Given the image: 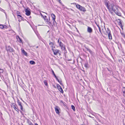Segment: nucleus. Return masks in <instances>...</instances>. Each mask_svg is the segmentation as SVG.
<instances>
[{
    "label": "nucleus",
    "mask_w": 125,
    "mask_h": 125,
    "mask_svg": "<svg viewBox=\"0 0 125 125\" xmlns=\"http://www.w3.org/2000/svg\"><path fill=\"white\" fill-rule=\"evenodd\" d=\"M119 6L117 5H115L113 3L109 4V6L108 9L110 12L112 14H113L112 11H113L117 15L121 16V13L118 11V8Z\"/></svg>",
    "instance_id": "nucleus-1"
},
{
    "label": "nucleus",
    "mask_w": 125,
    "mask_h": 125,
    "mask_svg": "<svg viewBox=\"0 0 125 125\" xmlns=\"http://www.w3.org/2000/svg\"><path fill=\"white\" fill-rule=\"evenodd\" d=\"M75 4H76V8L80 11L84 12L86 11L85 8L84 7L81 6L78 4L75 3Z\"/></svg>",
    "instance_id": "nucleus-2"
},
{
    "label": "nucleus",
    "mask_w": 125,
    "mask_h": 125,
    "mask_svg": "<svg viewBox=\"0 0 125 125\" xmlns=\"http://www.w3.org/2000/svg\"><path fill=\"white\" fill-rule=\"evenodd\" d=\"M51 16L52 18L53 25L54 26H56L57 25V23L55 20V15L53 13L51 14Z\"/></svg>",
    "instance_id": "nucleus-3"
},
{
    "label": "nucleus",
    "mask_w": 125,
    "mask_h": 125,
    "mask_svg": "<svg viewBox=\"0 0 125 125\" xmlns=\"http://www.w3.org/2000/svg\"><path fill=\"white\" fill-rule=\"evenodd\" d=\"M1 79L4 81L5 79L7 78L8 77V74L6 72H4L3 74H2V75L0 76Z\"/></svg>",
    "instance_id": "nucleus-4"
},
{
    "label": "nucleus",
    "mask_w": 125,
    "mask_h": 125,
    "mask_svg": "<svg viewBox=\"0 0 125 125\" xmlns=\"http://www.w3.org/2000/svg\"><path fill=\"white\" fill-rule=\"evenodd\" d=\"M43 18L44 19L45 22H46L49 25H50L51 24V22L49 21L50 20L49 17V20L47 18V16H44Z\"/></svg>",
    "instance_id": "nucleus-5"
},
{
    "label": "nucleus",
    "mask_w": 125,
    "mask_h": 125,
    "mask_svg": "<svg viewBox=\"0 0 125 125\" xmlns=\"http://www.w3.org/2000/svg\"><path fill=\"white\" fill-rule=\"evenodd\" d=\"M6 50L8 52H14V50L13 48L10 46H8L7 47H6Z\"/></svg>",
    "instance_id": "nucleus-6"
},
{
    "label": "nucleus",
    "mask_w": 125,
    "mask_h": 125,
    "mask_svg": "<svg viewBox=\"0 0 125 125\" xmlns=\"http://www.w3.org/2000/svg\"><path fill=\"white\" fill-rule=\"evenodd\" d=\"M52 51L53 52V54L55 55H57L58 53L59 55H61V52H59L60 51L59 50L57 49H52Z\"/></svg>",
    "instance_id": "nucleus-7"
},
{
    "label": "nucleus",
    "mask_w": 125,
    "mask_h": 125,
    "mask_svg": "<svg viewBox=\"0 0 125 125\" xmlns=\"http://www.w3.org/2000/svg\"><path fill=\"white\" fill-rule=\"evenodd\" d=\"M56 86L58 90L61 93H63V91L60 86L58 84H57Z\"/></svg>",
    "instance_id": "nucleus-8"
},
{
    "label": "nucleus",
    "mask_w": 125,
    "mask_h": 125,
    "mask_svg": "<svg viewBox=\"0 0 125 125\" xmlns=\"http://www.w3.org/2000/svg\"><path fill=\"white\" fill-rule=\"evenodd\" d=\"M61 48V49L62 50L64 51V52H65V51H66V49L65 48V45L63 44V45H62L60 47Z\"/></svg>",
    "instance_id": "nucleus-9"
},
{
    "label": "nucleus",
    "mask_w": 125,
    "mask_h": 125,
    "mask_svg": "<svg viewBox=\"0 0 125 125\" xmlns=\"http://www.w3.org/2000/svg\"><path fill=\"white\" fill-rule=\"evenodd\" d=\"M49 44L50 45L51 47L52 48V49H53L54 48H55V47L54 46V43L52 42H51L50 41Z\"/></svg>",
    "instance_id": "nucleus-10"
},
{
    "label": "nucleus",
    "mask_w": 125,
    "mask_h": 125,
    "mask_svg": "<svg viewBox=\"0 0 125 125\" xmlns=\"http://www.w3.org/2000/svg\"><path fill=\"white\" fill-rule=\"evenodd\" d=\"M87 31L88 32L91 33L92 32L93 30L91 27H88Z\"/></svg>",
    "instance_id": "nucleus-11"
},
{
    "label": "nucleus",
    "mask_w": 125,
    "mask_h": 125,
    "mask_svg": "<svg viewBox=\"0 0 125 125\" xmlns=\"http://www.w3.org/2000/svg\"><path fill=\"white\" fill-rule=\"evenodd\" d=\"M26 12V14L27 15L29 16L30 15L31 12L27 9H26L25 10Z\"/></svg>",
    "instance_id": "nucleus-12"
},
{
    "label": "nucleus",
    "mask_w": 125,
    "mask_h": 125,
    "mask_svg": "<svg viewBox=\"0 0 125 125\" xmlns=\"http://www.w3.org/2000/svg\"><path fill=\"white\" fill-rule=\"evenodd\" d=\"M17 41L19 42L20 43L22 42V40L21 38H20L19 36H17Z\"/></svg>",
    "instance_id": "nucleus-13"
},
{
    "label": "nucleus",
    "mask_w": 125,
    "mask_h": 125,
    "mask_svg": "<svg viewBox=\"0 0 125 125\" xmlns=\"http://www.w3.org/2000/svg\"><path fill=\"white\" fill-rule=\"evenodd\" d=\"M58 107L56 106L55 108V110L56 113L59 114V110L58 108Z\"/></svg>",
    "instance_id": "nucleus-14"
},
{
    "label": "nucleus",
    "mask_w": 125,
    "mask_h": 125,
    "mask_svg": "<svg viewBox=\"0 0 125 125\" xmlns=\"http://www.w3.org/2000/svg\"><path fill=\"white\" fill-rule=\"evenodd\" d=\"M85 48L86 49L87 51H88L91 54H93V52L89 49L86 47H85Z\"/></svg>",
    "instance_id": "nucleus-15"
},
{
    "label": "nucleus",
    "mask_w": 125,
    "mask_h": 125,
    "mask_svg": "<svg viewBox=\"0 0 125 125\" xmlns=\"http://www.w3.org/2000/svg\"><path fill=\"white\" fill-rule=\"evenodd\" d=\"M56 80L58 81L59 83L60 84L62 85H63L62 83V81L61 80H59L57 78V77L56 78Z\"/></svg>",
    "instance_id": "nucleus-16"
},
{
    "label": "nucleus",
    "mask_w": 125,
    "mask_h": 125,
    "mask_svg": "<svg viewBox=\"0 0 125 125\" xmlns=\"http://www.w3.org/2000/svg\"><path fill=\"white\" fill-rule=\"evenodd\" d=\"M117 22L118 23V24L119 25L121 26H122V22L119 19H118L117 20Z\"/></svg>",
    "instance_id": "nucleus-17"
},
{
    "label": "nucleus",
    "mask_w": 125,
    "mask_h": 125,
    "mask_svg": "<svg viewBox=\"0 0 125 125\" xmlns=\"http://www.w3.org/2000/svg\"><path fill=\"white\" fill-rule=\"evenodd\" d=\"M4 72V71L3 69L0 68V76L2 75V74H3Z\"/></svg>",
    "instance_id": "nucleus-18"
},
{
    "label": "nucleus",
    "mask_w": 125,
    "mask_h": 125,
    "mask_svg": "<svg viewBox=\"0 0 125 125\" xmlns=\"http://www.w3.org/2000/svg\"><path fill=\"white\" fill-rule=\"evenodd\" d=\"M17 16L18 17V18L19 19H20L21 20H22L23 19V18L20 15L18 14V15H17Z\"/></svg>",
    "instance_id": "nucleus-19"
},
{
    "label": "nucleus",
    "mask_w": 125,
    "mask_h": 125,
    "mask_svg": "<svg viewBox=\"0 0 125 125\" xmlns=\"http://www.w3.org/2000/svg\"><path fill=\"white\" fill-rule=\"evenodd\" d=\"M22 53H23L24 54L26 55L27 56V52L25 51V50H23L22 51Z\"/></svg>",
    "instance_id": "nucleus-20"
},
{
    "label": "nucleus",
    "mask_w": 125,
    "mask_h": 125,
    "mask_svg": "<svg viewBox=\"0 0 125 125\" xmlns=\"http://www.w3.org/2000/svg\"><path fill=\"white\" fill-rule=\"evenodd\" d=\"M107 31H106V32L108 34L111 33V31L108 28H107Z\"/></svg>",
    "instance_id": "nucleus-21"
},
{
    "label": "nucleus",
    "mask_w": 125,
    "mask_h": 125,
    "mask_svg": "<svg viewBox=\"0 0 125 125\" xmlns=\"http://www.w3.org/2000/svg\"><path fill=\"white\" fill-rule=\"evenodd\" d=\"M14 109L16 111H17V112L18 113H19V110L18 108V107L17 106L16 107H15V108H14Z\"/></svg>",
    "instance_id": "nucleus-22"
},
{
    "label": "nucleus",
    "mask_w": 125,
    "mask_h": 125,
    "mask_svg": "<svg viewBox=\"0 0 125 125\" xmlns=\"http://www.w3.org/2000/svg\"><path fill=\"white\" fill-rule=\"evenodd\" d=\"M105 4L108 9L109 6V5L108 2L106 1V2L105 3Z\"/></svg>",
    "instance_id": "nucleus-23"
},
{
    "label": "nucleus",
    "mask_w": 125,
    "mask_h": 125,
    "mask_svg": "<svg viewBox=\"0 0 125 125\" xmlns=\"http://www.w3.org/2000/svg\"><path fill=\"white\" fill-rule=\"evenodd\" d=\"M108 36L109 39L110 40H112V36L111 33L108 34Z\"/></svg>",
    "instance_id": "nucleus-24"
},
{
    "label": "nucleus",
    "mask_w": 125,
    "mask_h": 125,
    "mask_svg": "<svg viewBox=\"0 0 125 125\" xmlns=\"http://www.w3.org/2000/svg\"><path fill=\"white\" fill-rule=\"evenodd\" d=\"M30 63L31 64H34L35 63V62L33 61H31L30 62Z\"/></svg>",
    "instance_id": "nucleus-25"
},
{
    "label": "nucleus",
    "mask_w": 125,
    "mask_h": 125,
    "mask_svg": "<svg viewBox=\"0 0 125 125\" xmlns=\"http://www.w3.org/2000/svg\"><path fill=\"white\" fill-rule=\"evenodd\" d=\"M17 102L18 104V105L20 106L21 105V103L20 102V101L19 99H17Z\"/></svg>",
    "instance_id": "nucleus-26"
},
{
    "label": "nucleus",
    "mask_w": 125,
    "mask_h": 125,
    "mask_svg": "<svg viewBox=\"0 0 125 125\" xmlns=\"http://www.w3.org/2000/svg\"><path fill=\"white\" fill-rule=\"evenodd\" d=\"M57 42L59 44V45L60 44H61V43H62L61 41V40L60 41V40L59 38V39L58 40Z\"/></svg>",
    "instance_id": "nucleus-27"
},
{
    "label": "nucleus",
    "mask_w": 125,
    "mask_h": 125,
    "mask_svg": "<svg viewBox=\"0 0 125 125\" xmlns=\"http://www.w3.org/2000/svg\"><path fill=\"white\" fill-rule=\"evenodd\" d=\"M72 108L73 109L74 111H75V109L74 106L73 105H71Z\"/></svg>",
    "instance_id": "nucleus-28"
},
{
    "label": "nucleus",
    "mask_w": 125,
    "mask_h": 125,
    "mask_svg": "<svg viewBox=\"0 0 125 125\" xmlns=\"http://www.w3.org/2000/svg\"><path fill=\"white\" fill-rule=\"evenodd\" d=\"M43 82L44 83V84L46 86L48 85V83L47 81L46 80H44L43 81Z\"/></svg>",
    "instance_id": "nucleus-29"
},
{
    "label": "nucleus",
    "mask_w": 125,
    "mask_h": 125,
    "mask_svg": "<svg viewBox=\"0 0 125 125\" xmlns=\"http://www.w3.org/2000/svg\"><path fill=\"white\" fill-rule=\"evenodd\" d=\"M52 74L54 75V76L55 78H56L57 77L56 76V75H55V74L54 72V71L52 70Z\"/></svg>",
    "instance_id": "nucleus-30"
},
{
    "label": "nucleus",
    "mask_w": 125,
    "mask_h": 125,
    "mask_svg": "<svg viewBox=\"0 0 125 125\" xmlns=\"http://www.w3.org/2000/svg\"><path fill=\"white\" fill-rule=\"evenodd\" d=\"M12 104H14V105H13L12 106H11L13 108H14L15 107H16L17 105L16 104L14 103Z\"/></svg>",
    "instance_id": "nucleus-31"
},
{
    "label": "nucleus",
    "mask_w": 125,
    "mask_h": 125,
    "mask_svg": "<svg viewBox=\"0 0 125 125\" xmlns=\"http://www.w3.org/2000/svg\"><path fill=\"white\" fill-rule=\"evenodd\" d=\"M122 91L123 92L124 94L125 93V87H123L122 89Z\"/></svg>",
    "instance_id": "nucleus-32"
},
{
    "label": "nucleus",
    "mask_w": 125,
    "mask_h": 125,
    "mask_svg": "<svg viewBox=\"0 0 125 125\" xmlns=\"http://www.w3.org/2000/svg\"><path fill=\"white\" fill-rule=\"evenodd\" d=\"M84 66L86 68H87L88 67V64L87 63H86L84 65Z\"/></svg>",
    "instance_id": "nucleus-33"
},
{
    "label": "nucleus",
    "mask_w": 125,
    "mask_h": 125,
    "mask_svg": "<svg viewBox=\"0 0 125 125\" xmlns=\"http://www.w3.org/2000/svg\"><path fill=\"white\" fill-rule=\"evenodd\" d=\"M98 28L99 29V31L100 32V33L101 34H102V32H101V28H100V26H98Z\"/></svg>",
    "instance_id": "nucleus-34"
},
{
    "label": "nucleus",
    "mask_w": 125,
    "mask_h": 125,
    "mask_svg": "<svg viewBox=\"0 0 125 125\" xmlns=\"http://www.w3.org/2000/svg\"><path fill=\"white\" fill-rule=\"evenodd\" d=\"M0 28H1V29H3V25L0 24Z\"/></svg>",
    "instance_id": "nucleus-35"
},
{
    "label": "nucleus",
    "mask_w": 125,
    "mask_h": 125,
    "mask_svg": "<svg viewBox=\"0 0 125 125\" xmlns=\"http://www.w3.org/2000/svg\"><path fill=\"white\" fill-rule=\"evenodd\" d=\"M20 106L21 110L22 111H23V108L22 105H20Z\"/></svg>",
    "instance_id": "nucleus-36"
},
{
    "label": "nucleus",
    "mask_w": 125,
    "mask_h": 125,
    "mask_svg": "<svg viewBox=\"0 0 125 125\" xmlns=\"http://www.w3.org/2000/svg\"><path fill=\"white\" fill-rule=\"evenodd\" d=\"M58 1L60 4H61L62 5V3L61 2V0H58Z\"/></svg>",
    "instance_id": "nucleus-37"
},
{
    "label": "nucleus",
    "mask_w": 125,
    "mask_h": 125,
    "mask_svg": "<svg viewBox=\"0 0 125 125\" xmlns=\"http://www.w3.org/2000/svg\"><path fill=\"white\" fill-rule=\"evenodd\" d=\"M0 10L1 11H3V12L5 13L6 14V13L5 12V11L4 10H3L2 9H1V10Z\"/></svg>",
    "instance_id": "nucleus-38"
},
{
    "label": "nucleus",
    "mask_w": 125,
    "mask_h": 125,
    "mask_svg": "<svg viewBox=\"0 0 125 125\" xmlns=\"http://www.w3.org/2000/svg\"><path fill=\"white\" fill-rule=\"evenodd\" d=\"M7 27V26L5 25H3V28H6Z\"/></svg>",
    "instance_id": "nucleus-39"
},
{
    "label": "nucleus",
    "mask_w": 125,
    "mask_h": 125,
    "mask_svg": "<svg viewBox=\"0 0 125 125\" xmlns=\"http://www.w3.org/2000/svg\"><path fill=\"white\" fill-rule=\"evenodd\" d=\"M62 104L64 106H66L65 104L66 103L65 102H64L63 103H62Z\"/></svg>",
    "instance_id": "nucleus-40"
},
{
    "label": "nucleus",
    "mask_w": 125,
    "mask_h": 125,
    "mask_svg": "<svg viewBox=\"0 0 125 125\" xmlns=\"http://www.w3.org/2000/svg\"><path fill=\"white\" fill-rule=\"evenodd\" d=\"M17 15H18V14H20V13L19 11H17Z\"/></svg>",
    "instance_id": "nucleus-41"
},
{
    "label": "nucleus",
    "mask_w": 125,
    "mask_h": 125,
    "mask_svg": "<svg viewBox=\"0 0 125 125\" xmlns=\"http://www.w3.org/2000/svg\"><path fill=\"white\" fill-rule=\"evenodd\" d=\"M64 44L62 43L61 44H60L59 45V47H60L61 46H62V45Z\"/></svg>",
    "instance_id": "nucleus-42"
},
{
    "label": "nucleus",
    "mask_w": 125,
    "mask_h": 125,
    "mask_svg": "<svg viewBox=\"0 0 125 125\" xmlns=\"http://www.w3.org/2000/svg\"><path fill=\"white\" fill-rule=\"evenodd\" d=\"M60 102L61 103H62V104L64 102L62 100H60Z\"/></svg>",
    "instance_id": "nucleus-43"
},
{
    "label": "nucleus",
    "mask_w": 125,
    "mask_h": 125,
    "mask_svg": "<svg viewBox=\"0 0 125 125\" xmlns=\"http://www.w3.org/2000/svg\"><path fill=\"white\" fill-rule=\"evenodd\" d=\"M41 17H42L43 18V17H44V16H43L42 15V13H41Z\"/></svg>",
    "instance_id": "nucleus-44"
},
{
    "label": "nucleus",
    "mask_w": 125,
    "mask_h": 125,
    "mask_svg": "<svg viewBox=\"0 0 125 125\" xmlns=\"http://www.w3.org/2000/svg\"><path fill=\"white\" fill-rule=\"evenodd\" d=\"M95 23L96 24V25H97V26L98 27V26H99V24H97V23H96V22H95Z\"/></svg>",
    "instance_id": "nucleus-45"
},
{
    "label": "nucleus",
    "mask_w": 125,
    "mask_h": 125,
    "mask_svg": "<svg viewBox=\"0 0 125 125\" xmlns=\"http://www.w3.org/2000/svg\"><path fill=\"white\" fill-rule=\"evenodd\" d=\"M89 117H91V118H93L92 117H91V116L90 115H89Z\"/></svg>",
    "instance_id": "nucleus-46"
},
{
    "label": "nucleus",
    "mask_w": 125,
    "mask_h": 125,
    "mask_svg": "<svg viewBox=\"0 0 125 125\" xmlns=\"http://www.w3.org/2000/svg\"><path fill=\"white\" fill-rule=\"evenodd\" d=\"M38 125L37 124V123H35V125Z\"/></svg>",
    "instance_id": "nucleus-47"
},
{
    "label": "nucleus",
    "mask_w": 125,
    "mask_h": 125,
    "mask_svg": "<svg viewBox=\"0 0 125 125\" xmlns=\"http://www.w3.org/2000/svg\"><path fill=\"white\" fill-rule=\"evenodd\" d=\"M36 48H38V46H36Z\"/></svg>",
    "instance_id": "nucleus-48"
},
{
    "label": "nucleus",
    "mask_w": 125,
    "mask_h": 125,
    "mask_svg": "<svg viewBox=\"0 0 125 125\" xmlns=\"http://www.w3.org/2000/svg\"><path fill=\"white\" fill-rule=\"evenodd\" d=\"M107 69L108 71H110V70L108 68H107Z\"/></svg>",
    "instance_id": "nucleus-49"
},
{
    "label": "nucleus",
    "mask_w": 125,
    "mask_h": 125,
    "mask_svg": "<svg viewBox=\"0 0 125 125\" xmlns=\"http://www.w3.org/2000/svg\"><path fill=\"white\" fill-rule=\"evenodd\" d=\"M5 84L7 85V83L6 82H5Z\"/></svg>",
    "instance_id": "nucleus-50"
},
{
    "label": "nucleus",
    "mask_w": 125,
    "mask_h": 125,
    "mask_svg": "<svg viewBox=\"0 0 125 125\" xmlns=\"http://www.w3.org/2000/svg\"><path fill=\"white\" fill-rule=\"evenodd\" d=\"M21 99L22 100V101H23V102H24V101H23V100H22V98H21Z\"/></svg>",
    "instance_id": "nucleus-51"
},
{
    "label": "nucleus",
    "mask_w": 125,
    "mask_h": 125,
    "mask_svg": "<svg viewBox=\"0 0 125 125\" xmlns=\"http://www.w3.org/2000/svg\"><path fill=\"white\" fill-rule=\"evenodd\" d=\"M30 125H32V123H30Z\"/></svg>",
    "instance_id": "nucleus-52"
},
{
    "label": "nucleus",
    "mask_w": 125,
    "mask_h": 125,
    "mask_svg": "<svg viewBox=\"0 0 125 125\" xmlns=\"http://www.w3.org/2000/svg\"><path fill=\"white\" fill-rule=\"evenodd\" d=\"M18 21H19V22H20V20H18Z\"/></svg>",
    "instance_id": "nucleus-53"
},
{
    "label": "nucleus",
    "mask_w": 125,
    "mask_h": 125,
    "mask_svg": "<svg viewBox=\"0 0 125 125\" xmlns=\"http://www.w3.org/2000/svg\"><path fill=\"white\" fill-rule=\"evenodd\" d=\"M20 112L21 113H22V112L21 111V110H20Z\"/></svg>",
    "instance_id": "nucleus-54"
},
{
    "label": "nucleus",
    "mask_w": 125,
    "mask_h": 125,
    "mask_svg": "<svg viewBox=\"0 0 125 125\" xmlns=\"http://www.w3.org/2000/svg\"><path fill=\"white\" fill-rule=\"evenodd\" d=\"M124 37L125 38V35L124 36Z\"/></svg>",
    "instance_id": "nucleus-55"
},
{
    "label": "nucleus",
    "mask_w": 125,
    "mask_h": 125,
    "mask_svg": "<svg viewBox=\"0 0 125 125\" xmlns=\"http://www.w3.org/2000/svg\"><path fill=\"white\" fill-rule=\"evenodd\" d=\"M12 104L13 105H14V104Z\"/></svg>",
    "instance_id": "nucleus-56"
},
{
    "label": "nucleus",
    "mask_w": 125,
    "mask_h": 125,
    "mask_svg": "<svg viewBox=\"0 0 125 125\" xmlns=\"http://www.w3.org/2000/svg\"><path fill=\"white\" fill-rule=\"evenodd\" d=\"M0 81H1V80H0Z\"/></svg>",
    "instance_id": "nucleus-57"
}]
</instances>
